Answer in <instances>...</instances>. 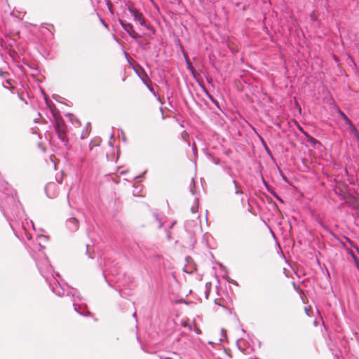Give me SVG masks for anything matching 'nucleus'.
<instances>
[{
  "mask_svg": "<svg viewBox=\"0 0 359 359\" xmlns=\"http://www.w3.org/2000/svg\"><path fill=\"white\" fill-rule=\"evenodd\" d=\"M36 264L40 273L44 278H47L49 274H52L53 267L45 255L36 262Z\"/></svg>",
  "mask_w": 359,
  "mask_h": 359,
  "instance_id": "1",
  "label": "nucleus"
},
{
  "mask_svg": "<svg viewBox=\"0 0 359 359\" xmlns=\"http://www.w3.org/2000/svg\"><path fill=\"white\" fill-rule=\"evenodd\" d=\"M128 11L130 13V14L133 16L135 21L138 22L141 26L147 27L146 20L142 13H140L138 10L132 6L128 7Z\"/></svg>",
  "mask_w": 359,
  "mask_h": 359,
  "instance_id": "2",
  "label": "nucleus"
},
{
  "mask_svg": "<svg viewBox=\"0 0 359 359\" xmlns=\"http://www.w3.org/2000/svg\"><path fill=\"white\" fill-rule=\"evenodd\" d=\"M120 24L123 29L133 39H137V33L134 30L133 26L129 23L120 20Z\"/></svg>",
  "mask_w": 359,
  "mask_h": 359,
  "instance_id": "3",
  "label": "nucleus"
},
{
  "mask_svg": "<svg viewBox=\"0 0 359 359\" xmlns=\"http://www.w3.org/2000/svg\"><path fill=\"white\" fill-rule=\"evenodd\" d=\"M50 287L52 291L57 296L62 297L65 294V289L57 280H54L53 283H50Z\"/></svg>",
  "mask_w": 359,
  "mask_h": 359,
  "instance_id": "4",
  "label": "nucleus"
},
{
  "mask_svg": "<svg viewBox=\"0 0 359 359\" xmlns=\"http://www.w3.org/2000/svg\"><path fill=\"white\" fill-rule=\"evenodd\" d=\"M56 131H57L58 138L61 140V142L63 143V144L65 147H67L68 140L66 136L65 126L57 124V128H56Z\"/></svg>",
  "mask_w": 359,
  "mask_h": 359,
  "instance_id": "5",
  "label": "nucleus"
},
{
  "mask_svg": "<svg viewBox=\"0 0 359 359\" xmlns=\"http://www.w3.org/2000/svg\"><path fill=\"white\" fill-rule=\"evenodd\" d=\"M55 189L56 184L54 182H50L46 186V192L49 198H54L56 196L57 194L55 192Z\"/></svg>",
  "mask_w": 359,
  "mask_h": 359,
  "instance_id": "6",
  "label": "nucleus"
},
{
  "mask_svg": "<svg viewBox=\"0 0 359 359\" xmlns=\"http://www.w3.org/2000/svg\"><path fill=\"white\" fill-rule=\"evenodd\" d=\"M67 226L71 231H76L78 229L79 222L74 217L69 218L67 220Z\"/></svg>",
  "mask_w": 359,
  "mask_h": 359,
  "instance_id": "7",
  "label": "nucleus"
},
{
  "mask_svg": "<svg viewBox=\"0 0 359 359\" xmlns=\"http://www.w3.org/2000/svg\"><path fill=\"white\" fill-rule=\"evenodd\" d=\"M8 41H11L10 38L6 37L5 39L0 38V46L5 49H8V45L11 46L12 44Z\"/></svg>",
  "mask_w": 359,
  "mask_h": 359,
  "instance_id": "8",
  "label": "nucleus"
},
{
  "mask_svg": "<svg viewBox=\"0 0 359 359\" xmlns=\"http://www.w3.org/2000/svg\"><path fill=\"white\" fill-rule=\"evenodd\" d=\"M348 126H349V128L352 133V134L353 135V136L356 138V139H358L359 138V134H358V132L357 130V129L355 128V127L353 126V124L352 123V122H350L349 123L347 124Z\"/></svg>",
  "mask_w": 359,
  "mask_h": 359,
  "instance_id": "9",
  "label": "nucleus"
},
{
  "mask_svg": "<svg viewBox=\"0 0 359 359\" xmlns=\"http://www.w3.org/2000/svg\"><path fill=\"white\" fill-rule=\"evenodd\" d=\"M337 111L338 114L342 118V119L345 121L346 124L351 122L348 118L346 116V115L339 108H337Z\"/></svg>",
  "mask_w": 359,
  "mask_h": 359,
  "instance_id": "10",
  "label": "nucleus"
},
{
  "mask_svg": "<svg viewBox=\"0 0 359 359\" xmlns=\"http://www.w3.org/2000/svg\"><path fill=\"white\" fill-rule=\"evenodd\" d=\"M347 203L349 206H351V208H353L354 209H358L359 208V201L357 198H353L351 203L348 202V201H347Z\"/></svg>",
  "mask_w": 359,
  "mask_h": 359,
  "instance_id": "11",
  "label": "nucleus"
},
{
  "mask_svg": "<svg viewBox=\"0 0 359 359\" xmlns=\"http://www.w3.org/2000/svg\"><path fill=\"white\" fill-rule=\"evenodd\" d=\"M233 184H234V186H235V189H236V191H235V193H236V194H243V191L240 189V187H238V184L237 182H236V180H233Z\"/></svg>",
  "mask_w": 359,
  "mask_h": 359,
  "instance_id": "12",
  "label": "nucleus"
},
{
  "mask_svg": "<svg viewBox=\"0 0 359 359\" xmlns=\"http://www.w3.org/2000/svg\"><path fill=\"white\" fill-rule=\"evenodd\" d=\"M198 198H196V199H195L196 204L191 208V210L193 213H196L198 211Z\"/></svg>",
  "mask_w": 359,
  "mask_h": 359,
  "instance_id": "13",
  "label": "nucleus"
},
{
  "mask_svg": "<svg viewBox=\"0 0 359 359\" xmlns=\"http://www.w3.org/2000/svg\"><path fill=\"white\" fill-rule=\"evenodd\" d=\"M308 141L314 145L316 144H320L318 140H316L315 138H313L311 136H308Z\"/></svg>",
  "mask_w": 359,
  "mask_h": 359,
  "instance_id": "14",
  "label": "nucleus"
},
{
  "mask_svg": "<svg viewBox=\"0 0 359 359\" xmlns=\"http://www.w3.org/2000/svg\"><path fill=\"white\" fill-rule=\"evenodd\" d=\"M74 310H75L76 311H77V312H78L79 313H80L81 315H84L83 312H80V311H79L78 308H77V305L74 304Z\"/></svg>",
  "mask_w": 359,
  "mask_h": 359,
  "instance_id": "15",
  "label": "nucleus"
},
{
  "mask_svg": "<svg viewBox=\"0 0 359 359\" xmlns=\"http://www.w3.org/2000/svg\"><path fill=\"white\" fill-rule=\"evenodd\" d=\"M41 248H43V247H42V246H41V245H40V244H39L38 246H36V247L35 248V249H37V250H41Z\"/></svg>",
  "mask_w": 359,
  "mask_h": 359,
  "instance_id": "16",
  "label": "nucleus"
},
{
  "mask_svg": "<svg viewBox=\"0 0 359 359\" xmlns=\"http://www.w3.org/2000/svg\"><path fill=\"white\" fill-rule=\"evenodd\" d=\"M208 97L211 100L212 102H213L214 103H216V102L215 101V100L213 99V97L211 95H208Z\"/></svg>",
  "mask_w": 359,
  "mask_h": 359,
  "instance_id": "17",
  "label": "nucleus"
},
{
  "mask_svg": "<svg viewBox=\"0 0 359 359\" xmlns=\"http://www.w3.org/2000/svg\"><path fill=\"white\" fill-rule=\"evenodd\" d=\"M190 191L191 192V194H192L193 195H194V194H195V191H194V188H192V187H191V189H190Z\"/></svg>",
  "mask_w": 359,
  "mask_h": 359,
  "instance_id": "18",
  "label": "nucleus"
},
{
  "mask_svg": "<svg viewBox=\"0 0 359 359\" xmlns=\"http://www.w3.org/2000/svg\"><path fill=\"white\" fill-rule=\"evenodd\" d=\"M163 226V224L160 222L159 223V227H161Z\"/></svg>",
  "mask_w": 359,
  "mask_h": 359,
  "instance_id": "19",
  "label": "nucleus"
},
{
  "mask_svg": "<svg viewBox=\"0 0 359 359\" xmlns=\"http://www.w3.org/2000/svg\"><path fill=\"white\" fill-rule=\"evenodd\" d=\"M149 90H150L151 92L154 93V90H153L152 88H150Z\"/></svg>",
  "mask_w": 359,
  "mask_h": 359,
  "instance_id": "20",
  "label": "nucleus"
},
{
  "mask_svg": "<svg viewBox=\"0 0 359 359\" xmlns=\"http://www.w3.org/2000/svg\"><path fill=\"white\" fill-rule=\"evenodd\" d=\"M84 161H85V158H81V161L83 162Z\"/></svg>",
  "mask_w": 359,
  "mask_h": 359,
  "instance_id": "21",
  "label": "nucleus"
},
{
  "mask_svg": "<svg viewBox=\"0 0 359 359\" xmlns=\"http://www.w3.org/2000/svg\"><path fill=\"white\" fill-rule=\"evenodd\" d=\"M134 317H136V313L135 312L133 315Z\"/></svg>",
  "mask_w": 359,
  "mask_h": 359,
  "instance_id": "22",
  "label": "nucleus"
},
{
  "mask_svg": "<svg viewBox=\"0 0 359 359\" xmlns=\"http://www.w3.org/2000/svg\"><path fill=\"white\" fill-rule=\"evenodd\" d=\"M348 242L352 245V242L351 241H350L349 239H348Z\"/></svg>",
  "mask_w": 359,
  "mask_h": 359,
  "instance_id": "23",
  "label": "nucleus"
},
{
  "mask_svg": "<svg viewBox=\"0 0 359 359\" xmlns=\"http://www.w3.org/2000/svg\"><path fill=\"white\" fill-rule=\"evenodd\" d=\"M27 238H28V240H30V239H31V237H29V236H27Z\"/></svg>",
  "mask_w": 359,
  "mask_h": 359,
  "instance_id": "24",
  "label": "nucleus"
}]
</instances>
